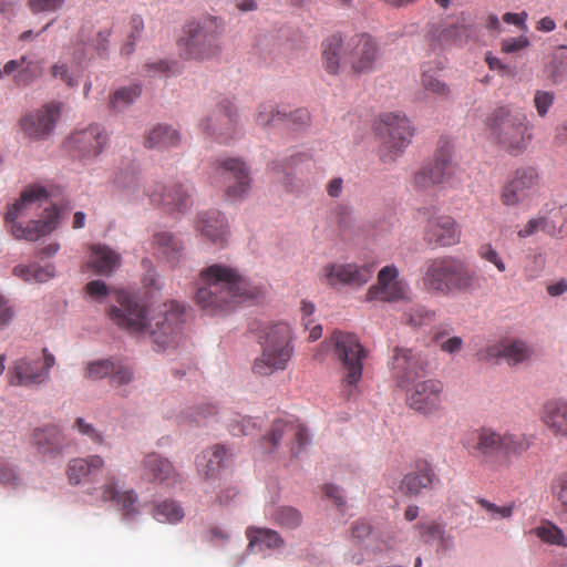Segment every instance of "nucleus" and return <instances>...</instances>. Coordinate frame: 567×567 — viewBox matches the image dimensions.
I'll return each instance as SVG.
<instances>
[{
  "instance_id": "1",
  "label": "nucleus",
  "mask_w": 567,
  "mask_h": 567,
  "mask_svg": "<svg viewBox=\"0 0 567 567\" xmlns=\"http://www.w3.org/2000/svg\"><path fill=\"white\" fill-rule=\"evenodd\" d=\"M107 313L112 322L121 329L130 333H148L164 349L176 342L184 322V307L177 301L163 303L148 318L145 308L124 291L116 293V305Z\"/></svg>"
},
{
  "instance_id": "2",
  "label": "nucleus",
  "mask_w": 567,
  "mask_h": 567,
  "mask_svg": "<svg viewBox=\"0 0 567 567\" xmlns=\"http://www.w3.org/2000/svg\"><path fill=\"white\" fill-rule=\"evenodd\" d=\"M200 278L203 286L197 289L195 300L210 315L230 311L241 301L264 296L261 287L251 285L228 265L214 264L200 271Z\"/></svg>"
},
{
  "instance_id": "3",
  "label": "nucleus",
  "mask_w": 567,
  "mask_h": 567,
  "mask_svg": "<svg viewBox=\"0 0 567 567\" xmlns=\"http://www.w3.org/2000/svg\"><path fill=\"white\" fill-rule=\"evenodd\" d=\"M530 445L532 441L526 434L499 432L491 426L472 431L463 441L468 454L489 467L509 463L512 457L527 452Z\"/></svg>"
},
{
  "instance_id": "4",
  "label": "nucleus",
  "mask_w": 567,
  "mask_h": 567,
  "mask_svg": "<svg viewBox=\"0 0 567 567\" xmlns=\"http://www.w3.org/2000/svg\"><path fill=\"white\" fill-rule=\"evenodd\" d=\"M328 351L341 364V391L344 400H351L359 395V382L363 373V360L368 352L360 342L357 334L341 330H333L313 354V359L321 361Z\"/></svg>"
},
{
  "instance_id": "5",
  "label": "nucleus",
  "mask_w": 567,
  "mask_h": 567,
  "mask_svg": "<svg viewBox=\"0 0 567 567\" xmlns=\"http://www.w3.org/2000/svg\"><path fill=\"white\" fill-rule=\"evenodd\" d=\"M422 284L431 293L449 296L474 292L481 288V278L465 261L454 256H441L424 262Z\"/></svg>"
},
{
  "instance_id": "6",
  "label": "nucleus",
  "mask_w": 567,
  "mask_h": 567,
  "mask_svg": "<svg viewBox=\"0 0 567 567\" xmlns=\"http://www.w3.org/2000/svg\"><path fill=\"white\" fill-rule=\"evenodd\" d=\"M484 125L489 141L513 156L523 154L533 140L527 115L508 105L494 109Z\"/></svg>"
},
{
  "instance_id": "7",
  "label": "nucleus",
  "mask_w": 567,
  "mask_h": 567,
  "mask_svg": "<svg viewBox=\"0 0 567 567\" xmlns=\"http://www.w3.org/2000/svg\"><path fill=\"white\" fill-rule=\"evenodd\" d=\"M48 197L49 194L44 187L30 186L21 193L18 200L9 206L6 214V224L14 238L35 241L56 227L59 214L55 206L44 209L45 216L43 219L30 220L27 226L18 221L19 218L27 216L29 212L42 206Z\"/></svg>"
},
{
  "instance_id": "8",
  "label": "nucleus",
  "mask_w": 567,
  "mask_h": 567,
  "mask_svg": "<svg viewBox=\"0 0 567 567\" xmlns=\"http://www.w3.org/2000/svg\"><path fill=\"white\" fill-rule=\"evenodd\" d=\"M261 353L252 364V371L268 377L287 369L293 354L292 334L288 323L277 322L264 329L260 337Z\"/></svg>"
},
{
  "instance_id": "9",
  "label": "nucleus",
  "mask_w": 567,
  "mask_h": 567,
  "mask_svg": "<svg viewBox=\"0 0 567 567\" xmlns=\"http://www.w3.org/2000/svg\"><path fill=\"white\" fill-rule=\"evenodd\" d=\"M221 21L212 16L185 24L184 37L178 41L179 55L186 60H206L220 52Z\"/></svg>"
},
{
  "instance_id": "10",
  "label": "nucleus",
  "mask_w": 567,
  "mask_h": 567,
  "mask_svg": "<svg viewBox=\"0 0 567 567\" xmlns=\"http://www.w3.org/2000/svg\"><path fill=\"white\" fill-rule=\"evenodd\" d=\"M42 355L25 354L14 359L8 368L7 379L12 386H40L51 379V369L55 365V357L48 348Z\"/></svg>"
},
{
  "instance_id": "11",
  "label": "nucleus",
  "mask_w": 567,
  "mask_h": 567,
  "mask_svg": "<svg viewBox=\"0 0 567 567\" xmlns=\"http://www.w3.org/2000/svg\"><path fill=\"white\" fill-rule=\"evenodd\" d=\"M377 131L382 142L379 155L383 163H393L410 144L413 135L409 118L399 113L381 115Z\"/></svg>"
},
{
  "instance_id": "12",
  "label": "nucleus",
  "mask_w": 567,
  "mask_h": 567,
  "mask_svg": "<svg viewBox=\"0 0 567 567\" xmlns=\"http://www.w3.org/2000/svg\"><path fill=\"white\" fill-rule=\"evenodd\" d=\"M212 182L224 187L228 198H241L250 188V169L239 157L218 158L214 163Z\"/></svg>"
},
{
  "instance_id": "13",
  "label": "nucleus",
  "mask_w": 567,
  "mask_h": 567,
  "mask_svg": "<svg viewBox=\"0 0 567 567\" xmlns=\"http://www.w3.org/2000/svg\"><path fill=\"white\" fill-rule=\"evenodd\" d=\"M410 292L411 289L408 281L400 276L399 268L391 264L379 270L375 282L367 289L362 301H381L386 303L409 301Z\"/></svg>"
},
{
  "instance_id": "14",
  "label": "nucleus",
  "mask_w": 567,
  "mask_h": 567,
  "mask_svg": "<svg viewBox=\"0 0 567 567\" xmlns=\"http://www.w3.org/2000/svg\"><path fill=\"white\" fill-rule=\"evenodd\" d=\"M373 277V266L357 262H329L318 275L319 281L332 289L350 287L359 289L365 286Z\"/></svg>"
},
{
  "instance_id": "15",
  "label": "nucleus",
  "mask_w": 567,
  "mask_h": 567,
  "mask_svg": "<svg viewBox=\"0 0 567 567\" xmlns=\"http://www.w3.org/2000/svg\"><path fill=\"white\" fill-rule=\"evenodd\" d=\"M539 174L533 166L515 169L501 188L499 200L506 207L527 203L537 193Z\"/></svg>"
},
{
  "instance_id": "16",
  "label": "nucleus",
  "mask_w": 567,
  "mask_h": 567,
  "mask_svg": "<svg viewBox=\"0 0 567 567\" xmlns=\"http://www.w3.org/2000/svg\"><path fill=\"white\" fill-rule=\"evenodd\" d=\"M147 196L152 205L174 217L186 214L193 205L190 188L177 182L167 185L156 183L148 188Z\"/></svg>"
},
{
  "instance_id": "17",
  "label": "nucleus",
  "mask_w": 567,
  "mask_h": 567,
  "mask_svg": "<svg viewBox=\"0 0 567 567\" xmlns=\"http://www.w3.org/2000/svg\"><path fill=\"white\" fill-rule=\"evenodd\" d=\"M202 131L220 143L233 140L238 132V113L228 99L220 100L210 114L199 122Z\"/></svg>"
},
{
  "instance_id": "18",
  "label": "nucleus",
  "mask_w": 567,
  "mask_h": 567,
  "mask_svg": "<svg viewBox=\"0 0 567 567\" xmlns=\"http://www.w3.org/2000/svg\"><path fill=\"white\" fill-rule=\"evenodd\" d=\"M444 385L440 380L427 379L413 383L406 391L408 406L423 415H433L443 409Z\"/></svg>"
},
{
  "instance_id": "19",
  "label": "nucleus",
  "mask_w": 567,
  "mask_h": 567,
  "mask_svg": "<svg viewBox=\"0 0 567 567\" xmlns=\"http://www.w3.org/2000/svg\"><path fill=\"white\" fill-rule=\"evenodd\" d=\"M97 499L101 502H113L117 509L122 513V517L126 522L134 520L138 514V496L133 489H120V478L109 471L104 476V482L99 488Z\"/></svg>"
},
{
  "instance_id": "20",
  "label": "nucleus",
  "mask_w": 567,
  "mask_h": 567,
  "mask_svg": "<svg viewBox=\"0 0 567 567\" xmlns=\"http://www.w3.org/2000/svg\"><path fill=\"white\" fill-rule=\"evenodd\" d=\"M426 361L421 352L413 349L395 347L390 361L392 377L400 388L415 383L425 371Z\"/></svg>"
},
{
  "instance_id": "21",
  "label": "nucleus",
  "mask_w": 567,
  "mask_h": 567,
  "mask_svg": "<svg viewBox=\"0 0 567 567\" xmlns=\"http://www.w3.org/2000/svg\"><path fill=\"white\" fill-rule=\"evenodd\" d=\"M62 103L49 102L40 109L29 112L20 120L23 133L33 140L49 136L61 116Z\"/></svg>"
},
{
  "instance_id": "22",
  "label": "nucleus",
  "mask_w": 567,
  "mask_h": 567,
  "mask_svg": "<svg viewBox=\"0 0 567 567\" xmlns=\"http://www.w3.org/2000/svg\"><path fill=\"white\" fill-rule=\"evenodd\" d=\"M379 56V48L375 40L367 34H355L346 43V59L354 73H369L374 69Z\"/></svg>"
},
{
  "instance_id": "23",
  "label": "nucleus",
  "mask_w": 567,
  "mask_h": 567,
  "mask_svg": "<svg viewBox=\"0 0 567 567\" xmlns=\"http://www.w3.org/2000/svg\"><path fill=\"white\" fill-rule=\"evenodd\" d=\"M269 445L270 452L276 451L282 442L290 446V452L297 456L303 445L308 442V433L303 425L288 422L282 419L276 420L270 432L262 437Z\"/></svg>"
},
{
  "instance_id": "24",
  "label": "nucleus",
  "mask_w": 567,
  "mask_h": 567,
  "mask_svg": "<svg viewBox=\"0 0 567 567\" xmlns=\"http://www.w3.org/2000/svg\"><path fill=\"white\" fill-rule=\"evenodd\" d=\"M534 350L525 341L504 338L477 352L478 360L491 362L504 359L509 365H517L532 358Z\"/></svg>"
},
{
  "instance_id": "25",
  "label": "nucleus",
  "mask_w": 567,
  "mask_h": 567,
  "mask_svg": "<svg viewBox=\"0 0 567 567\" xmlns=\"http://www.w3.org/2000/svg\"><path fill=\"white\" fill-rule=\"evenodd\" d=\"M461 239V228L449 215L432 214L423 229V240L432 247H451Z\"/></svg>"
},
{
  "instance_id": "26",
  "label": "nucleus",
  "mask_w": 567,
  "mask_h": 567,
  "mask_svg": "<svg viewBox=\"0 0 567 567\" xmlns=\"http://www.w3.org/2000/svg\"><path fill=\"white\" fill-rule=\"evenodd\" d=\"M107 143V135L99 125L74 132L68 140L69 150L79 157L97 156Z\"/></svg>"
},
{
  "instance_id": "27",
  "label": "nucleus",
  "mask_w": 567,
  "mask_h": 567,
  "mask_svg": "<svg viewBox=\"0 0 567 567\" xmlns=\"http://www.w3.org/2000/svg\"><path fill=\"white\" fill-rule=\"evenodd\" d=\"M477 33V27L470 14L462 12L456 21L444 28L435 29L431 33V38L440 47L449 44H462L467 43L474 39Z\"/></svg>"
},
{
  "instance_id": "28",
  "label": "nucleus",
  "mask_w": 567,
  "mask_h": 567,
  "mask_svg": "<svg viewBox=\"0 0 567 567\" xmlns=\"http://www.w3.org/2000/svg\"><path fill=\"white\" fill-rule=\"evenodd\" d=\"M43 74L42 60L22 55L20 59L8 61L0 68V80L12 76L13 83L19 87H27L39 80Z\"/></svg>"
},
{
  "instance_id": "29",
  "label": "nucleus",
  "mask_w": 567,
  "mask_h": 567,
  "mask_svg": "<svg viewBox=\"0 0 567 567\" xmlns=\"http://www.w3.org/2000/svg\"><path fill=\"white\" fill-rule=\"evenodd\" d=\"M196 229L217 248L225 247L228 241V224L225 216L218 210L199 213Z\"/></svg>"
},
{
  "instance_id": "30",
  "label": "nucleus",
  "mask_w": 567,
  "mask_h": 567,
  "mask_svg": "<svg viewBox=\"0 0 567 567\" xmlns=\"http://www.w3.org/2000/svg\"><path fill=\"white\" fill-rule=\"evenodd\" d=\"M230 457L224 445L216 444L197 456V470L207 482L220 480L221 471L230 464Z\"/></svg>"
},
{
  "instance_id": "31",
  "label": "nucleus",
  "mask_w": 567,
  "mask_h": 567,
  "mask_svg": "<svg viewBox=\"0 0 567 567\" xmlns=\"http://www.w3.org/2000/svg\"><path fill=\"white\" fill-rule=\"evenodd\" d=\"M141 477L147 482H157L166 486H174L179 482L172 463L156 453L145 455Z\"/></svg>"
},
{
  "instance_id": "32",
  "label": "nucleus",
  "mask_w": 567,
  "mask_h": 567,
  "mask_svg": "<svg viewBox=\"0 0 567 567\" xmlns=\"http://www.w3.org/2000/svg\"><path fill=\"white\" fill-rule=\"evenodd\" d=\"M430 166L441 184L454 185L460 182L457 176L458 166L454 161V147L449 141L441 140L439 142L433 164H430Z\"/></svg>"
},
{
  "instance_id": "33",
  "label": "nucleus",
  "mask_w": 567,
  "mask_h": 567,
  "mask_svg": "<svg viewBox=\"0 0 567 567\" xmlns=\"http://www.w3.org/2000/svg\"><path fill=\"white\" fill-rule=\"evenodd\" d=\"M31 444L43 457L53 458L62 453L65 440L58 426L45 425L33 430Z\"/></svg>"
},
{
  "instance_id": "34",
  "label": "nucleus",
  "mask_w": 567,
  "mask_h": 567,
  "mask_svg": "<svg viewBox=\"0 0 567 567\" xmlns=\"http://www.w3.org/2000/svg\"><path fill=\"white\" fill-rule=\"evenodd\" d=\"M105 462L100 455L73 458L68 464V478L70 484L93 483L99 473L104 468Z\"/></svg>"
},
{
  "instance_id": "35",
  "label": "nucleus",
  "mask_w": 567,
  "mask_h": 567,
  "mask_svg": "<svg viewBox=\"0 0 567 567\" xmlns=\"http://www.w3.org/2000/svg\"><path fill=\"white\" fill-rule=\"evenodd\" d=\"M435 473L432 465L425 460L415 462L414 470L404 475L401 481L400 489L403 494L416 496L422 489L432 486Z\"/></svg>"
},
{
  "instance_id": "36",
  "label": "nucleus",
  "mask_w": 567,
  "mask_h": 567,
  "mask_svg": "<svg viewBox=\"0 0 567 567\" xmlns=\"http://www.w3.org/2000/svg\"><path fill=\"white\" fill-rule=\"evenodd\" d=\"M540 420L554 436L567 437V401H547L542 408Z\"/></svg>"
},
{
  "instance_id": "37",
  "label": "nucleus",
  "mask_w": 567,
  "mask_h": 567,
  "mask_svg": "<svg viewBox=\"0 0 567 567\" xmlns=\"http://www.w3.org/2000/svg\"><path fill=\"white\" fill-rule=\"evenodd\" d=\"M154 254L172 266L177 265L184 255V243L169 231H157L153 235Z\"/></svg>"
},
{
  "instance_id": "38",
  "label": "nucleus",
  "mask_w": 567,
  "mask_h": 567,
  "mask_svg": "<svg viewBox=\"0 0 567 567\" xmlns=\"http://www.w3.org/2000/svg\"><path fill=\"white\" fill-rule=\"evenodd\" d=\"M342 55L346 56V45L340 34H332L322 41L321 62L328 74H339Z\"/></svg>"
},
{
  "instance_id": "39",
  "label": "nucleus",
  "mask_w": 567,
  "mask_h": 567,
  "mask_svg": "<svg viewBox=\"0 0 567 567\" xmlns=\"http://www.w3.org/2000/svg\"><path fill=\"white\" fill-rule=\"evenodd\" d=\"M116 189L131 199H138L147 192L142 187L140 169L132 164L125 168H121L114 178Z\"/></svg>"
},
{
  "instance_id": "40",
  "label": "nucleus",
  "mask_w": 567,
  "mask_h": 567,
  "mask_svg": "<svg viewBox=\"0 0 567 567\" xmlns=\"http://www.w3.org/2000/svg\"><path fill=\"white\" fill-rule=\"evenodd\" d=\"M181 142V135L177 130L158 124L150 130L144 140V146L147 148L166 150L176 147Z\"/></svg>"
},
{
  "instance_id": "41",
  "label": "nucleus",
  "mask_w": 567,
  "mask_h": 567,
  "mask_svg": "<svg viewBox=\"0 0 567 567\" xmlns=\"http://www.w3.org/2000/svg\"><path fill=\"white\" fill-rule=\"evenodd\" d=\"M95 272L109 275L120 265V255L107 246L95 245L91 249L89 262Z\"/></svg>"
},
{
  "instance_id": "42",
  "label": "nucleus",
  "mask_w": 567,
  "mask_h": 567,
  "mask_svg": "<svg viewBox=\"0 0 567 567\" xmlns=\"http://www.w3.org/2000/svg\"><path fill=\"white\" fill-rule=\"evenodd\" d=\"M13 275L25 282L43 284L55 276V268L52 264L41 266L38 262L30 265H18L13 268Z\"/></svg>"
},
{
  "instance_id": "43",
  "label": "nucleus",
  "mask_w": 567,
  "mask_h": 567,
  "mask_svg": "<svg viewBox=\"0 0 567 567\" xmlns=\"http://www.w3.org/2000/svg\"><path fill=\"white\" fill-rule=\"evenodd\" d=\"M246 536L249 539V547H259V549L280 548L285 543L278 532L269 528L248 527Z\"/></svg>"
},
{
  "instance_id": "44",
  "label": "nucleus",
  "mask_w": 567,
  "mask_h": 567,
  "mask_svg": "<svg viewBox=\"0 0 567 567\" xmlns=\"http://www.w3.org/2000/svg\"><path fill=\"white\" fill-rule=\"evenodd\" d=\"M421 84L425 91L437 97L446 99L451 94L450 86L440 79L439 69L431 65L423 66Z\"/></svg>"
},
{
  "instance_id": "45",
  "label": "nucleus",
  "mask_w": 567,
  "mask_h": 567,
  "mask_svg": "<svg viewBox=\"0 0 567 567\" xmlns=\"http://www.w3.org/2000/svg\"><path fill=\"white\" fill-rule=\"evenodd\" d=\"M184 509L172 499H165L155 505L153 516L161 523L175 524L184 518Z\"/></svg>"
},
{
  "instance_id": "46",
  "label": "nucleus",
  "mask_w": 567,
  "mask_h": 567,
  "mask_svg": "<svg viewBox=\"0 0 567 567\" xmlns=\"http://www.w3.org/2000/svg\"><path fill=\"white\" fill-rule=\"evenodd\" d=\"M533 533L546 544L567 547V538L563 530L549 520L542 522L539 526L533 529Z\"/></svg>"
},
{
  "instance_id": "47",
  "label": "nucleus",
  "mask_w": 567,
  "mask_h": 567,
  "mask_svg": "<svg viewBox=\"0 0 567 567\" xmlns=\"http://www.w3.org/2000/svg\"><path fill=\"white\" fill-rule=\"evenodd\" d=\"M419 529L420 536L425 544L437 543L439 548L446 549L449 547L447 540L450 539L446 536L444 528L435 523H421L415 526Z\"/></svg>"
},
{
  "instance_id": "48",
  "label": "nucleus",
  "mask_w": 567,
  "mask_h": 567,
  "mask_svg": "<svg viewBox=\"0 0 567 567\" xmlns=\"http://www.w3.org/2000/svg\"><path fill=\"white\" fill-rule=\"evenodd\" d=\"M271 519L278 526L286 529H296L302 523L301 513L291 506H280L277 507L271 513Z\"/></svg>"
},
{
  "instance_id": "49",
  "label": "nucleus",
  "mask_w": 567,
  "mask_h": 567,
  "mask_svg": "<svg viewBox=\"0 0 567 567\" xmlns=\"http://www.w3.org/2000/svg\"><path fill=\"white\" fill-rule=\"evenodd\" d=\"M142 93V87L138 84H131L117 89L110 100V105L115 111H122L131 105Z\"/></svg>"
},
{
  "instance_id": "50",
  "label": "nucleus",
  "mask_w": 567,
  "mask_h": 567,
  "mask_svg": "<svg viewBox=\"0 0 567 567\" xmlns=\"http://www.w3.org/2000/svg\"><path fill=\"white\" fill-rule=\"evenodd\" d=\"M287 114L278 110V107L271 103H261L258 106L255 121L257 125L267 126L275 125L279 122L285 121Z\"/></svg>"
},
{
  "instance_id": "51",
  "label": "nucleus",
  "mask_w": 567,
  "mask_h": 567,
  "mask_svg": "<svg viewBox=\"0 0 567 567\" xmlns=\"http://www.w3.org/2000/svg\"><path fill=\"white\" fill-rule=\"evenodd\" d=\"M477 256L482 260L493 265L499 272H505L507 270V266L502 255L491 243L480 245L477 248Z\"/></svg>"
},
{
  "instance_id": "52",
  "label": "nucleus",
  "mask_w": 567,
  "mask_h": 567,
  "mask_svg": "<svg viewBox=\"0 0 567 567\" xmlns=\"http://www.w3.org/2000/svg\"><path fill=\"white\" fill-rule=\"evenodd\" d=\"M115 369V362L111 360H97L86 364L84 370V378L90 380H100L110 374Z\"/></svg>"
},
{
  "instance_id": "53",
  "label": "nucleus",
  "mask_w": 567,
  "mask_h": 567,
  "mask_svg": "<svg viewBox=\"0 0 567 567\" xmlns=\"http://www.w3.org/2000/svg\"><path fill=\"white\" fill-rule=\"evenodd\" d=\"M215 408L209 404H202L199 406L188 408L186 411H183L181 414V419L183 422H192L196 424L203 423L208 415L215 414Z\"/></svg>"
},
{
  "instance_id": "54",
  "label": "nucleus",
  "mask_w": 567,
  "mask_h": 567,
  "mask_svg": "<svg viewBox=\"0 0 567 567\" xmlns=\"http://www.w3.org/2000/svg\"><path fill=\"white\" fill-rule=\"evenodd\" d=\"M545 268V257L542 254H535L527 257L524 265L523 274L526 280L538 278Z\"/></svg>"
},
{
  "instance_id": "55",
  "label": "nucleus",
  "mask_w": 567,
  "mask_h": 567,
  "mask_svg": "<svg viewBox=\"0 0 567 567\" xmlns=\"http://www.w3.org/2000/svg\"><path fill=\"white\" fill-rule=\"evenodd\" d=\"M555 94L550 91L537 90L534 95V106L538 116L545 117L554 105Z\"/></svg>"
},
{
  "instance_id": "56",
  "label": "nucleus",
  "mask_w": 567,
  "mask_h": 567,
  "mask_svg": "<svg viewBox=\"0 0 567 567\" xmlns=\"http://www.w3.org/2000/svg\"><path fill=\"white\" fill-rule=\"evenodd\" d=\"M430 165L423 166L414 176V185L420 190H427L441 184Z\"/></svg>"
},
{
  "instance_id": "57",
  "label": "nucleus",
  "mask_w": 567,
  "mask_h": 567,
  "mask_svg": "<svg viewBox=\"0 0 567 567\" xmlns=\"http://www.w3.org/2000/svg\"><path fill=\"white\" fill-rule=\"evenodd\" d=\"M66 0H28V6L33 13H54L60 11Z\"/></svg>"
},
{
  "instance_id": "58",
  "label": "nucleus",
  "mask_w": 567,
  "mask_h": 567,
  "mask_svg": "<svg viewBox=\"0 0 567 567\" xmlns=\"http://www.w3.org/2000/svg\"><path fill=\"white\" fill-rule=\"evenodd\" d=\"M476 503L491 518H508L513 514V505L498 506L485 498H477Z\"/></svg>"
},
{
  "instance_id": "59",
  "label": "nucleus",
  "mask_w": 567,
  "mask_h": 567,
  "mask_svg": "<svg viewBox=\"0 0 567 567\" xmlns=\"http://www.w3.org/2000/svg\"><path fill=\"white\" fill-rule=\"evenodd\" d=\"M404 317L409 324L419 327L431 321L433 313L423 306H413L404 313Z\"/></svg>"
},
{
  "instance_id": "60",
  "label": "nucleus",
  "mask_w": 567,
  "mask_h": 567,
  "mask_svg": "<svg viewBox=\"0 0 567 567\" xmlns=\"http://www.w3.org/2000/svg\"><path fill=\"white\" fill-rule=\"evenodd\" d=\"M132 379L133 372L128 367L115 363V369L110 374V384L113 388H121L128 384Z\"/></svg>"
},
{
  "instance_id": "61",
  "label": "nucleus",
  "mask_w": 567,
  "mask_h": 567,
  "mask_svg": "<svg viewBox=\"0 0 567 567\" xmlns=\"http://www.w3.org/2000/svg\"><path fill=\"white\" fill-rule=\"evenodd\" d=\"M551 492L560 505L567 511V472L557 475L553 480Z\"/></svg>"
},
{
  "instance_id": "62",
  "label": "nucleus",
  "mask_w": 567,
  "mask_h": 567,
  "mask_svg": "<svg viewBox=\"0 0 567 567\" xmlns=\"http://www.w3.org/2000/svg\"><path fill=\"white\" fill-rule=\"evenodd\" d=\"M74 426L81 434L86 435L92 442L96 444L103 443V434L100 431H97L92 424L87 423L84 419L78 417L75 420Z\"/></svg>"
},
{
  "instance_id": "63",
  "label": "nucleus",
  "mask_w": 567,
  "mask_h": 567,
  "mask_svg": "<svg viewBox=\"0 0 567 567\" xmlns=\"http://www.w3.org/2000/svg\"><path fill=\"white\" fill-rule=\"evenodd\" d=\"M339 228L347 229L352 225V210L349 206L338 204L332 212Z\"/></svg>"
},
{
  "instance_id": "64",
  "label": "nucleus",
  "mask_w": 567,
  "mask_h": 567,
  "mask_svg": "<svg viewBox=\"0 0 567 567\" xmlns=\"http://www.w3.org/2000/svg\"><path fill=\"white\" fill-rule=\"evenodd\" d=\"M20 483L21 478L16 470L8 463L0 462V484L17 487Z\"/></svg>"
}]
</instances>
